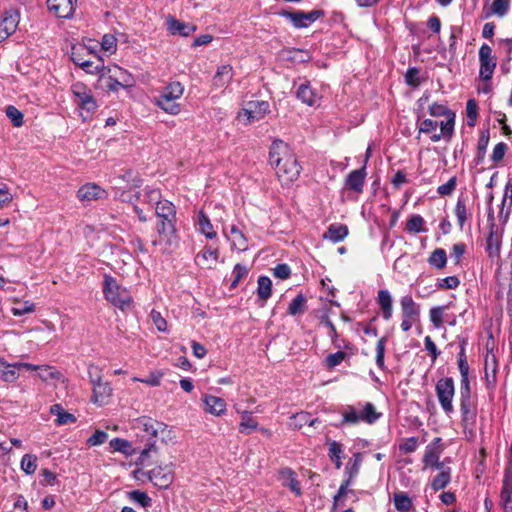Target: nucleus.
<instances>
[{"instance_id": "obj_1", "label": "nucleus", "mask_w": 512, "mask_h": 512, "mask_svg": "<svg viewBox=\"0 0 512 512\" xmlns=\"http://www.w3.org/2000/svg\"><path fill=\"white\" fill-rule=\"evenodd\" d=\"M269 161L272 166H275L276 174L282 182L287 184L298 178L301 167L284 141L273 142L269 151Z\"/></svg>"}, {"instance_id": "obj_2", "label": "nucleus", "mask_w": 512, "mask_h": 512, "mask_svg": "<svg viewBox=\"0 0 512 512\" xmlns=\"http://www.w3.org/2000/svg\"><path fill=\"white\" fill-rule=\"evenodd\" d=\"M166 428V424L147 416L139 417L134 421L133 429L137 431V435L147 440L145 447L140 451L141 460L149 456L150 451L155 448L158 433Z\"/></svg>"}, {"instance_id": "obj_3", "label": "nucleus", "mask_w": 512, "mask_h": 512, "mask_svg": "<svg viewBox=\"0 0 512 512\" xmlns=\"http://www.w3.org/2000/svg\"><path fill=\"white\" fill-rule=\"evenodd\" d=\"M71 60L86 73L104 75L106 69L103 59L90 47L83 45L73 46Z\"/></svg>"}, {"instance_id": "obj_4", "label": "nucleus", "mask_w": 512, "mask_h": 512, "mask_svg": "<svg viewBox=\"0 0 512 512\" xmlns=\"http://www.w3.org/2000/svg\"><path fill=\"white\" fill-rule=\"evenodd\" d=\"M184 86L179 81L170 82L161 93L154 97V104L170 115H178L181 105L177 102L183 96Z\"/></svg>"}, {"instance_id": "obj_5", "label": "nucleus", "mask_w": 512, "mask_h": 512, "mask_svg": "<svg viewBox=\"0 0 512 512\" xmlns=\"http://www.w3.org/2000/svg\"><path fill=\"white\" fill-rule=\"evenodd\" d=\"M103 293L107 301L122 311L129 309L132 305L133 298L130 292L110 275L104 276Z\"/></svg>"}, {"instance_id": "obj_6", "label": "nucleus", "mask_w": 512, "mask_h": 512, "mask_svg": "<svg viewBox=\"0 0 512 512\" xmlns=\"http://www.w3.org/2000/svg\"><path fill=\"white\" fill-rule=\"evenodd\" d=\"M435 392L439 404L447 416L454 413L453 398L455 395V385L452 377L440 378L435 385Z\"/></svg>"}, {"instance_id": "obj_7", "label": "nucleus", "mask_w": 512, "mask_h": 512, "mask_svg": "<svg viewBox=\"0 0 512 512\" xmlns=\"http://www.w3.org/2000/svg\"><path fill=\"white\" fill-rule=\"evenodd\" d=\"M475 408H477V397L472 395L469 374L461 376L460 382V413L466 422L473 419Z\"/></svg>"}, {"instance_id": "obj_8", "label": "nucleus", "mask_w": 512, "mask_h": 512, "mask_svg": "<svg viewBox=\"0 0 512 512\" xmlns=\"http://www.w3.org/2000/svg\"><path fill=\"white\" fill-rule=\"evenodd\" d=\"M88 374L93 384V402L100 405L105 404L112 393L110 384L102 380L101 370L98 366L90 365Z\"/></svg>"}, {"instance_id": "obj_9", "label": "nucleus", "mask_w": 512, "mask_h": 512, "mask_svg": "<svg viewBox=\"0 0 512 512\" xmlns=\"http://www.w3.org/2000/svg\"><path fill=\"white\" fill-rule=\"evenodd\" d=\"M489 234L486 239L485 250L489 257L494 258L500 255L503 228L499 227L494 222V213L490 208L488 212Z\"/></svg>"}, {"instance_id": "obj_10", "label": "nucleus", "mask_w": 512, "mask_h": 512, "mask_svg": "<svg viewBox=\"0 0 512 512\" xmlns=\"http://www.w3.org/2000/svg\"><path fill=\"white\" fill-rule=\"evenodd\" d=\"M279 15L290 20L295 28H306L323 16L324 12L322 10H312L310 12L282 10Z\"/></svg>"}, {"instance_id": "obj_11", "label": "nucleus", "mask_w": 512, "mask_h": 512, "mask_svg": "<svg viewBox=\"0 0 512 512\" xmlns=\"http://www.w3.org/2000/svg\"><path fill=\"white\" fill-rule=\"evenodd\" d=\"M71 92L75 98L76 104L87 112H94L97 109V103L92 95L91 89L82 82H76L71 86Z\"/></svg>"}, {"instance_id": "obj_12", "label": "nucleus", "mask_w": 512, "mask_h": 512, "mask_svg": "<svg viewBox=\"0 0 512 512\" xmlns=\"http://www.w3.org/2000/svg\"><path fill=\"white\" fill-rule=\"evenodd\" d=\"M479 76L484 81H489L493 77L497 65L496 57L492 54V48L488 44H482L479 49Z\"/></svg>"}, {"instance_id": "obj_13", "label": "nucleus", "mask_w": 512, "mask_h": 512, "mask_svg": "<svg viewBox=\"0 0 512 512\" xmlns=\"http://www.w3.org/2000/svg\"><path fill=\"white\" fill-rule=\"evenodd\" d=\"M429 114L433 117H445V120L440 121V129L444 134H453L456 115L451 109L435 102L429 106Z\"/></svg>"}, {"instance_id": "obj_14", "label": "nucleus", "mask_w": 512, "mask_h": 512, "mask_svg": "<svg viewBox=\"0 0 512 512\" xmlns=\"http://www.w3.org/2000/svg\"><path fill=\"white\" fill-rule=\"evenodd\" d=\"M149 480L160 489H167L173 482V468L170 465L157 466L148 472Z\"/></svg>"}, {"instance_id": "obj_15", "label": "nucleus", "mask_w": 512, "mask_h": 512, "mask_svg": "<svg viewBox=\"0 0 512 512\" xmlns=\"http://www.w3.org/2000/svg\"><path fill=\"white\" fill-rule=\"evenodd\" d=\"M19 24V12L17 10H8L0 19V43L12 35Z\"/></svg>"}, {"instance_id": "obj_16", "label": "nucleus", "mask_w": 512, "mask_h": 512, "mask_svg": "<svg viewBox=\"0 0 512 512\" xmlns=\"http://www.w3.org/2000/svg\"><path fill=\"white\" fill-rule=\"evenodd\" d=\"M366 167L351 171L345 179V188L357 193H362L366 178Z\"/></svg>"}, {"instance_id": "obj_17", "label": "nucleus", "mask_w": 512, "mask_h": 512, "mask_svg": "<svg viewBox=\"0 0 512 512\" xmlns=\"http://www.w3.org/2000/svg\"><path fill=\"white\" fill-rule=\"evenodd\" d=\"M270 112V105L264 100L249 101L244 113L249 120H260Z\"/></svg>"}, {"instance_id": "obj_18", "label": "nucleus", "mask_w": 512, "mask_h": 512, "mask_svg": "<svg viewBox=\"0 0 512 512\" xmlns=\"http://www.w3.org/2000/svg\"><path fill=\"white\" fill-rule=\"evenodd\" d=\"M47 6L59 18H70L75 10L73 0H47Z\"/></svg>"}, {"instance_id": "obj_19", "label": "nucleus", "mask_w": 512, "mask_h": 512, "mask_svg": "<svg viewBox=\"0 0 512 512\" xmlns=\"http://www.w3.org/2000/svg\"><path fill=\"white\" fill-rule=\"evenodd\" d=\"M296 96L299 100L309 106H315L319 104L321 97L318 93L310 86L308 82L299 85Z\"/></svg>"}, {"instance_id": "obj_20", "label": "nucleus", "mask_w": 512, "mask_h": 512, "mask_svg": "<svg viewBox=\"0 0 512 512\" xmlns=\"http://www.w3.org/2000/svg\"><path fill=\"white\" fill-rule=\"evenodd\" d=\"M106 192L96 184H86L79 188L77 196L81 201L98 200L105 197Z\"/></svg>"}, {"instance_id": "obj_21", "label": "nucleus", "mask_w": 512, "mask_h": 512, "mask_svg": "<svg viewBox=\"0 0 512 512\" xmlns=\"http://www.w3.org/2000/svg\"><path fill=\"white\" fill-rule=\"evenodd\" d=\"M401 315L407 319H419L420 306L413 300L412 296L405 295L400 299Z\"/></svg>"}, {"instance_id": "obj_22", "label": "nucleus", "mask_w": 512, "mask_h": 512, "mask_svg": "<svg viewBox=\"0 0 512 512\" xmlns=\"http://www.w3.org/2000/svg\"><path fill=\"white\" fill-rule=\"evenodd\" d=\"M377 303L382 312V317L384 320H390L393 315V300L390 292L388 290H379L377 295Z\"/></svg>"}, {"instance_id": "obj_23", "label": "nucleus", "mask_w": 512, "mask_h": 512, "mask_svg": "<svg viewBox=\"0 0 512 512\" xmlns=\"http://www.w3.org/2000/svg\"><path fill=\"white\" fill-rule=\"evenodd\" d=\"M176 219L160 220L157 224V232L170 245L176 241Z\"/></svg>"}, {"instance_id": "obj_24", "label": "nucleus", "mask_w": 512, "mask_h": 512, "mask_svg": "<svg viewBox=\"0 0 512 512\" xmlns=\"http://www.w3.org/2000/svg\"><path fill=\"white\" fill-rule=\"evenodd\" d=\"M203 402L205 404V410L212 415L220 416L226 411V402L220 397L205 395Z\"/></svg>"}, {"instance_id": "obj_25", "label": "nucleus", "mask_w": 512, "mask_h": 512, "mask_svg": "<svg viewBox=\"0 0 512 512\" xmlns=\"http://www.w3.org/2000/svg\"><path fill=\"white\" fill-rule=\"evenodd\" d=\"M168 24V31L172 35H181V36H189L191 33H193L196 30V26L191 23H185L181 22L173 17H170L167 20Z\"/></svg>"}, {"instance_id": "obj_26", "label": "nucleus", "mask_w": 512, "mask_h": 512, "mask_svg": "<svg viewBox=\"0 0 512 512\" xmlns=\"http://www.w3.org/2000/svg\"><path fill=\"white\" fill-rule=\"evenodd\" d=\"M233 68L230 65H222L218 67L213 77V86L216 88H224L229 85L233 79Z\"/></svg>"}, {"instance_id": "obj_27", "label": "nucleus", "mask_w": 512, "mask_h": 512, "mask_svg": "<svg viewBox=\"0 0 512 512\" xmlns=\"http://www.w3.org/2000/svg\"><path fill=\"white\" fill-rule=\"evenodd\" d=\"M361 420V411L359 406L347 405L342 411V420L338 424H334L336 427L344 424L357 425Z\"/></svg>"}, {"instance_id": "obj_28", "label": "nucleus", "mask_w": 512, "mask_h": 512, "mask_svg": "<svg viewBox=\"0 0 512 512\" xmlns=\"http://www.w3.org/2000/svg\"><path fill=\"white\" fill-rule=\"evenodd\" d=\"M500 506L504 512H512V478L504 477L500 493Z\"/></svg>"}, {"instance_id": "obj_29", "label": "nucleus", "mask_w": 512, "mask_h": 512, "mask_svg": "<svg viewBox=\"0 0 512 512\" xmlns=\"http://www.w3.org/2000/svg\"><path fill=\"white\" fill-rule=\"evenodd\" d=\"M348 235V227L344 224H331L327 231L324 233L323 237L332 241L333 243H338Z\"/></svg>"}, {"instance_id": "obj_30", "label": "nucleus", "mask_w": 512, "mask_h": 512, "mask_svg": "<svg viewBox=\"0 0 512 512\" xmlns=\"http://www.w3.org/2000/svg\"><path fill=\"white\" fill-rule=\"evenodd\" d=\"M281 479L283 480V485L288 487L292 492L296 495H301V486L299 481L296 479L295 472L290 468H283L280 471Z\"/></svg>"}, {"instance_id": "obj_31", "label": "nucleus", "mask_w": 512, "mask_h": 512, "mask_svg": "<svg viewBox=\"0 0 512 512\" xmlns=\"http://www.w3.org/2000/svg\"><path fill=\"white\" fill-rule=\"evenodd\" d=\"M155 213L160 220L176 219V210L168 200L157 201Z\"/></svg>"}, {"instance_id": "obj_32", "label": "nucleus", "mask_w": 512, "mask_h": 512, "mask_svg": "<svg viewBox=\"0 0 512 512\" xmlns=\"http://www.w3.org/2000/svg\"><path fill=\"white\" fill-rule=\"evenodd\" d=\"M362 422L373 424L380 419L382 413L377 412L375 406L371 402L359 403Z\"/></svg>"}, {"instance_id": "obj_33", "label": "nucleus", "mask_w": 512, "mask_h": 512, "mask_svg": "<svg viewBox=\"0 0 512 512\" xmlns=\"http://www.w3.org/2000/svg\"><path fill=\"white\" fill-rule=\"evenodd\" d=\"M19 377L15 363H8L0 358V379L4 382H15Z\"/></svg>"}, {"instance_id": "obj_34", "label": "nucleus", "mask_w": 512, "mask_h": 512, "mask_svg": "<svg viewBox=\"0 0 512 512\" xmlns=\"http://www.w3.org/2000/svg\"><path fill=\"white\" fill-rule=\"evenodd\" d=\"M440 452L434 447V444H429L425 448L423 463L425 466L435 467L437 469L443 468V463L439 462Z\"/></svg>"}, {"instance_id": "obj_35", "label": "nucleus", "mask_w": 512, "mask_h": 512, "mask_svg": "<svg viewBox=\"0 0 512 512\" xmlns=\"http://www.w3.org/2000/svg\"><path fill=\"white\" fill-rule=\"evenodd\" d=\"M241 413V421L239 423V432L241 434L248 435L251 431L258 429V422L252 416L250 411H242Z\"/></svg>"}, {"instance_id": "obj_36", "label": "nucleus", "mask_w": 512, "mask_h": 512, "mask_svg": "<svg viewBox=\"0 0 512 512\" xmlns=\"http://www.w3.org/2000/svg\"><path fill=\"white\" fill-rule=\"evenodd\" d=\"M440 470V473L431 482V487L434 491L444 489L451 481V469L443 466Z\"/></svg>"}, {"instance_id": "obj_37", "label": "nucleus", "mask_w": 512, "mask_h": 512, "mask_svg": "<svg viewBox=\"0 0 512 512\" xmlns=\"http://www.w3.org/2000/svg\"><path fill=\"white\" fill-rule=\"evenodd\" d=\"M109 445L115 452L123 453L126 456H132L136 453V450L133 448L132 444L128 440L122 438L112 439Z\"/></svg>"}, {"instance_id": "obj_38", "label": "nucleus", "mask_w": 512, "mask_h": 512, "mask_svg": "<svg viewBox=\"0 0 512 512\" xmlns=\"http://www.w3.org/2000/svg\"><path fill=\"white\" fill-rule=\"evenodd\" d=\"M257 294L259 298L266 302L272 295V281L267 276H260L258 278Z\"/></svg>"}, {"instance_id": "obj_39", "label": "nucleus", "mask_w": 512, "mask_h": 512, "mask_svg": "<svg viewBox=\"0 0 512 512\" xmlns=\"http://www.w3.org/2000/svg\"><path fill=\"white\" fill-rule=\"evenodd\" d=\"M393 502L395 509L398 512H409L413 507L411 498L404 492L395 493L393 496Z\"/></svg>"}, {"instance_id": "obj_40", "label": "nucleus", "mask_w": 512, "mask_h": 512, "mask_svg": "<svg viewBox=\"0 0 512 512\" xmlns=\"http://www.w3.org/2000/svg\"><path fill=\"white\" fill-rule=\"evenodd\" d=\"M428 263L436 269H443L447 263L446 251L442 248L435 249L428 258Z\"/></svg>"}, {"instance_id": "obj_41", "label": "nucleus", "mask_w": 512, "mask_h": 512, "mask_svg": "<svg viewBox=\"0 0 512 512\" xmlns=\"http://www.w3.org/2000/svg\"><path fill=\"white\" fill-rule=\"evenodd\" d=\"M229 239L235 249L239 251L247 249V239L235 225L231 227Z\"/></svg>"}, {"instance_id": "obj_42", "label": "nucleus", "mask_w": 512, "mask_h": 512, "mask_svg": "<svg viewBox=\"0 0 512 512\" xmlns=\"http://www.w3.org/2000/svg\"><path fill=\"white\" fill-rule=\"evenodd\" d=\"M198 225L201 233H203L206 238L213 239L216 237L217 234L213 229V225L203 211H200L198 214Z\"/></svg>"}, {"instance_id": "obj_43", "label": "nucleus", "mask_w": 512, "mask_h": 512, "mask_svg": "<svg viewBox=\"0 0 512 512\" xmlns=\"http://www.w3.org/2000/svg\"><path fill=\"white\" fill-rule=\"evenodd\" d=\"M306 297L299 293L289 304L288 314L295 316L305 312L306 310Z\"/></svg>"}, {"instance_id": "obj_44", "label": "nucleus", "mask_w": 512, "mask_h": 512, "mask_svg": "<svg viewBox=\"0 0 512 512\" xmlns=\"http://www.w3.org/2000/svg\"><path fill=\"white\" fill-rule=\"evenodd\" d=\"M489 131H483L480 134L478 144H477V156H476V163H481L484 160L486 150L489 144Z\"/></svg>"}, {"instance_id": "obj_45", "label": "nucleus", "mask_w": 512, "mask_h": 512, "mask_svg": "<svg viewBox=\"0 0 512 512\" xmlns=\"http://www.w3.org/2000/svg\"><path fill=\"white\" fill-rule=\"evenodd\" d=\"M128 497L131 501L139 504L143 508H147L152 505V499L146 492L140 490H132L128 492Z\"/></svg>"}, {"instance_id": "obj_46", "label": "nucleus", "mask_w": 512, "mask_h": 512, "mask_svg": "<svg viewBox=\"0 0 512 512\" xmlns=\"http://www.w3.org/2000/svg\"><path fill=\"white\" fill-rule=\"evenodd\" d=\"M309 418L310 413L308 412L301 411L295 413L290 417L289 426L294 430H299L303 426L309 425Z\"/></svg>"}, {"instance_id": "obj_47", "label": "nucleus", "mask_w": 512, "mask_h": 512, "mask_svg": "<svg viewBox=\"0 0 512 512\" xmlns=\"http://www.w3.org/2000/svg\"><path fill=\"white\" fill-rule=\"evenodd\" d=\"M455 215L457 217L458 225L460 226V228H463L467 220L466 200L463 197H458L455 206Z\"/></svg>"}, {"instance_id": "obj_48", "label": "nucleus", "mask_w": 512, "mask_h": 512, "mask_svg": "<svg viewBox=\"0 0 512 512\" xmlns=\"http://www.w3.org/2000/svg\"><path fill=\"white\" fill-rule=\"evenodd\" d=\"M37 375L43 381H48L50 379H57L60 373L53 367L49 365H38Z\"/></svg>"}, {"instance_id": "obj_49", "label": "nucleus", "mask_w": 512, "mask_h": 512, "mask_svg": "<svg viewBox=\"0 0 512 512\" xmlns=\"http://www.w3.org/2000/svg\"><path fill=\"white\" fill-rule=\"evenodd\" d=\"M21 469L28 475L37 469V457L33 454H25L21 459Z\"/></svg>"}, {"instance_id": "obj_50", "label": "nucleus", "mask_w": 512, "mask_h": 512, "mask_svg": "<svg viewBox=\"0 0 512 512\" xmlns=\"http://www.w3.org/2000/svg\"><path fill=\"white\" fill-rule=\"evenodd\" d=\"M425 220L420 215H412L406 224V229L409 232L420 233L424 231Z\"/></svg>"}, {"instance_id": "obj_51", "label": "nucleus", "mask_w": 512, "mask_h": 512, "mask_svg": "<svg viewBox=\"0 0 512 512\" xmlns=\"http://www.w3.org/2000/svg\"><path fill=\"white\" fill-rule=\"evenodd\" d=\"M445 309V306H436L432 307L429 311L430 321L436 329H439L443 325V314Z\"/></svg>"}, {"instance_id": "obj_52", "label": "nucleus", "mask_w": 512, "mask_h": 512, "mask_svg": "<svg viewBox=\"0 0 512 512\" xmlns=\"http://www.w3.org/2000/svg\"><path fill=\"white\" fill-rule=\"evenodd\" d=\"M349 485H350V479L344 481L340 485L336 495L333 498V509H336L337 507L344 505V501H345V498H346V495L348 492Z\"/></svg>"}, {"instance_id": "obj_53", "label": "nucleus", "mask_w": 512, "mask_h": 512, "mask_svg": "<svg viewBox=\"0 0 512 512\" xmlns=\"http://www.w3.org/2000/svg\"><path fill=\"white\" fill-rule=\"evenodd\" d=\"M6 115L15 127H20L23 125V114L15 106L9 105L6 108Z\"/></svg>"}, {"instance_id": "obj_54", "label": "nucleus", "mask_w": 512, "mask_h": 512, "mask_svg": "<svg viewBox=\"0 0 512 512\" xmlns=\"http://www.w3.org/2000/svg\"><path fill=\"white\" fill-rule=\"evenodd\" d=\"M509 0H494L491 4V13L503 17L509 10Z\"/></svg>"}, {"instance_id": "obj_55", "label": "nucleus", "mask_w": 512, "mask_h": 512, "mask_svg": "<svg viewBox=\"0 0 512 512\" xmlns=\"http://www.w3.org/2000/svg\"><path fill=\"white\" fill-rule=\"evenodd\" d=\"M419 445L417 437H409L404 439L400 445L399 450L403 454H409L417 450Z\"/></svg>"}, {"instance_id": "obj_56", "label": "nucleus", "mask_w": 512, "mask_h": 512, "mask_svg": "<svg viewBox=\"0 0 512 512\" xmlns=\"http://www.w3.org/2000/svg\"><path fill=\"white\" fill-rule=\"evenodd\" d=\"M247 275H248V268L243 264H240V263L236 264L232 271L233 280L231 283V287L235 288L237 286L238 282L241 279L245 278Z\"/></svg>"}, {"instance_id": "obj_57", "label": "nucleus", "mask_w": 512, "mask_h": 512, "mask_svg": "<svg viewBox=\"0 0 512 512\" xmlns=\"http://www.w3.org/2000/svg\"><path fill=\"white\" fill-rule=\"evenodd\" d=\"M386 338L382 337L378 340L376 345V364L379 369L383 370L385 367L384 364V357H385V345H386Z\"/></svg>"}, {"instance_id": "obj_58", "label": "nucleus", "mask_w": 512, "mask_h": 512, "mask_svg": "<svg viewBox=\"0 0 512 512\" xmlns=\"http://www.w3.org/2000/svg\"><path fill=\"white\" fill-rule=\"evenodd\" d=\"M102 50L109 52L110 54L117 50V39L112 34H105L101 41Z\"/></svg>"}, {"instance_id": "obj_59", "label": "nucleus", "mask_w": 512, "mask_h": 512, "mask_svg": "<svg viewBox=\"0 0 512 512\" xmlns=\"http://www.w3.org/2000/svg\"><path fill=\"white\" fill-rule=\"evenodd\" d=\"M477 109H478V106H477L476 101L474 99H469L466 104V114H467L469 126H474V124H475V121H476L477 115H478Z\"/></svg>"}, {"instance_id": "obj_60", "label": "nucleus", "mask_w": 512, "mask_h": 512, "mask_svg": "<svg viewBox=\"0 0 512 512\" xmlns=\"http://www.w3.org/2000/svg\"><path fill=\"white\" fill-rule=\"evenodd\" d=\"M456 184L457 179L453 176L445 184H442L437 188V193L440 196H450L454 192Z\"/></svg>"}, {"instance_id": "obj_61", "label": "nucleus", "mask_w": 512, "mask_h": 512, "mask_svg": "<svg viewBox=\"0 0 512 512\" xmlns=\"http://www.w3.org/2000/svg\"><path fill=\"white\" fill-rule=\"evenodd\" d=\"M420 70L416 67H410L405 74V81L409 86L417 87L421 81L419 78Z\"/></svg>"}, {"instance_id": "obj_62", "label": "nucleus", "mask_w": 512, "mask_h": 512, "mask_svg": "<svg viewBox=\"0 0 512 512\" xmlns=\"http://www.w3.org/2000/svg\"><path fill=\"white\" fill-rule=\"evenodd\" d=\"M150 318L153 324L156 326L157 330L160 332L167 331V321L162 317L161 313L156 310H152L150 312Z\"/></svg>"}, {"instance_id": "obj_63", "label": "nucleus", "mask_w": 512, "mask_h": 512, "mask_svg": "<svg viewBox=\"0 0 512 512\" xmlns=\"http://www.w3.org/2000/svg\"><path fill=\"white\" fill-rule=\"evenodd\" d=\"M512 207V183L511 181H508L504 188L503 198L501 202V207L503 209H507L508 211H511Z\"/></svg>"}, {"instance_id": "obj_64", "label": "nucleus", "mask_w": 512, "mask_h": 512, "mask_svg": "<svg viewBox=\"0 0 512 512\" xmlns=\"http://www.w3.org/2000/svg\"><path fill=\"white\" fill-rule=\"evenodd\" d=\"M460 284L458 277L456 276H447L445 278L439 279L437 283V287L440 289H456Z\"/></svg>"}]
</instances>
